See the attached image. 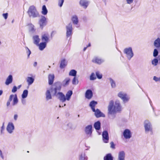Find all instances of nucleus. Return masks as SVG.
Returning <instances> with one entry per match:
<instances>
[{
  "mask_svg": "<svg viewBox=\"0 0 160 160\" xmlns=\"http://www.w3.org/2000/svg\"><path fill=\"white\" fill-rule=\"evenodd\" d=\"M21 102L23 105H25L26 104V100L24 98H22L21 99Z\"/></svg>",
  "mask_w": 160,
  "mask_h": 160,
  "instance_id": "obj_53",
  "label": "nucleus"
},
{
  "mask_svg": "<svg viewBox=\"0 0 160 160\" xmlns=\"http://www.w3.org/2000/svg\"><path fill=\"white\" fill-rule=\"evenodd\" d=\"M98 102L94 100L91 101L89 104V106L91 108L93 112L95 111V107L97 104Z\"/></svg>",
  "mask_w": 160,
  "mask_h": 160,
  "instance_id": "obj_20",
  "label": "nucleus"
},
{
  "mask_svg": "<svg viewBox=\"0 0 160 160\" xmlns=\"http://www.w3.org/2000/svg\"><path fill=\"white\" fill-rule=\"evenodd\" d=\"M123 52L126 54V57L129 60H130L134 56V53L131 47L125 48L123 50Z\"/></svg>",
  "mask_w": 160,
  "mask_h": 160,
  "instance_id": "obj_7",
  "label": "nucleus"
},
{
  "mask_svg": "<svg viewBox=\"0 0 160 160\" xmlns=\"http://www.w3.org/2000/svg\"><path fill=\"white\" fill-rule=\"evenodd\" d=\"M66 37L67 38H71V36L72 34V24L71 23H70L66 26Z\"/></svg>",
  "mask_w": 160,
  "mask_h": 160,
  "instance_id": "obj_8",
  "label": "nucleus"
},
{
  "mask_svg": "<svg viewBox=\"0 0 160 160\" xmlns=\"http://www.w3.org/2000/svg\"><path fill=\"white\" fill-rule=\"evenodd\" d=\"M158 51L157 49H154L153 52V56L156 57L158 56Z\"/></svg>",
  "mask_w": 160,
  "mask_h": 160,
  "instance_id": "obj_46",
  "label": "nucleus"
},
{
  "mask_svg": "<svg viewBox=\"0 0 160 160\" xmlns=\"http://www.w3.org/2000/svg\"><path fill=\"white\" fill-rule=\"evenodd\" d=\"M108 114L110 118H114L117 113L120 112L122 108L119 100H116L115 102L113 100H110L108 107Z\"/></svg>",
  "mask_w": 160,
  "mask_h": 160,
  "instance_id": "obj_1",
  "label": "nucleus"
},
{
  "mask_svg": "<svg viewBox=\"0 0 160 160\" xmlns=\"http://www.w3.org/2000/svg\"><path fill=\"white\" fill-rule=\"evenodd\" d=\"M8 16V14L7 13H3L2 14V16L4 17V18L5 19H6L7 18Z\"/></svg>",
  "mask_w": 160,
  "mask_h": 160,
  "instance_id": "obj_52",
  "label": "nucleus"
},
{
  "mask_svg": "<svg viewBox=\"0 0 160 160\" xmlns=\"http://www.w3.org/2000/svg\"><path fill=\"white\" fill-rule=\"evenodd\" d=\"M88 158L85 153H82L79 157V160H88Z\"/></svg>",
  "mask_w": 160,
  "mask_h": 160,
  "instance_id": "obj_32",
  "label": "nucleus"
},
{
  "mask_svg": "<svg viewBox=\"0 0 160 160\" xmlns=\"http://www.w3.org/2000/svg\"><path fill=\"white\" fill-rule=\"evenodd\" d=\"M17 87L16 86H13V88L12 90V92L13 93H15L17 91Z\"/></svg>",
  "mask_w": 160,
  "mask_h": 160,
  "instance_id": "obj_49",
  "label": "nucleus"
},
{
  "mask_svg": "<svg viewBox=\"0 0 160 160\" xmlns=\"http://www.w3.org/2000/svg\"><path fill=\"white\" fill-rule=\"evenodd\" d=\"M104 160H113V157L111 153L107 154L104 157Z\"/></svg>",
  "mask_w": 160,
  "mask_h": 160,
  "instance_id": "obj_30",
  "label": "nucleus"
},
{
  "mask_svg": "<svg viewBox=\"0 0 160 160\" xmlns=\"http://www.w3.org/2000/svg\"><path fill=\"white\" fill-rule=\"evenodd\" d=\"M102 140L104 143H107L109 141V135L107 131H104L102 134Z\"/></svg>",
  "mask_w": 160,
  "mask_h": 160,
  "instance_id": "obj_12",
  "label": "nucleus"
},
{
  "mask_svg": "<svg viewBox=\"0 0 160 160\" xmlns=\"http://www.w3.org/2000/svg\"><path fill=\"white\" fill-rule=\"evenodd\" d=\"M96 78L95 76V74L93 72H92L91 73L90 77V79L91 80H94L96 79Z\"/></svg>",
  "mask_w": 160,
  "mask_h": 160,
  "instance_id": "obj_43",
  "label": "nucleus"
},
{
  "mask_svg": "<svg viewBox=\"0 0 160 160\" xmlns=\"http://www.w3.org/2000/svg\"><path fill=\"white\" fill-rule=\"evenodd\" d=\"M110 144L111 145V146H110L111 148L112 149H115V145L114 144L113 142H110Z\"/></svg>",
  "mask_w": 160,
  "mask_h": 160,
  "instance_id": "obj_50",
  "label": "nucleus"
},
{
  "mask_svg": "<svg viewBox=\"0 0 160 160\" xmlns=\"http://www.w3.org/2000/svg\"><path fill=\"white\" fill-rule=\"evenodd\" d=\"M144 126L145 133H149L150 135L153 134V129L150 122L148 120H145L144 122Z\"/></svg>",
  "mask_w": 160,
  "mask_h": 160,
  "instance_id": "obj_4",
  "label": "nucleus"
},
{
  "mask_svg": "<svg viewBox=\"0 0 160 160\" xmlns=\"http://www.w3.org/2000/svg\"><path fill=\"white\" fill-rule=\"evenodd\" d=\"M0 156H1L2 159H4V157L2 155V152L1 150H0Z\"/></svg>",
  "mask_w": 160,
  "mask_h": 160,
  "instance_id": "obj_56",
  "label": "nucleus"
},
{
  "mask_svg": "<svg viewBox=\"0 0 160 160\" xmlns=\"http://www.w3.org/2000/svg\"><path fill=\"white\" fill-rule=\"evenodd\" d=\"M3 93V91L2 90H0V96H1Z\"/></svg>",
  "mask_w": 160,
  "mask_h": 160,
  "instance_id": "obj_58",
  "label": "nucleus"
},
{
  "mask_svg": "<svg viewBox=\"0 0 160 160\" xmlns=\"http://www.w3.org/2000/svg\"><path fill=\"white\" fill-rule=\"evenodd\" d=\"M54 75L53 74H49L48 75V83L50 85H52L53 83Z\"/></svg>",
  "mask_w": 160,
  "mask_h": 160,
  "instance_id": "obj_23",
  "label": "nucleus"
},
{
  "mask_svg": "<svg viewBox=\"0 0 160 160\" xmlns=\"http://www.w3.org/2000/svg\"><path fill=\"white\" fill-rule=\"evenodd\" d=\"M70 81V79L69 78H66L62 82V84L64 87L68 86L69 83Z\"/></svg>",
  "mask_w": 160,
  "mask_h": 160,
  "instance_id": "obj_31",
  "label": "nucleus"
},
{
  "mask_svg": "<svg viewBox=\"0 0 160 160\" xmlns=\"http://www.w3.org/2000/svg\"><path fill=\"white\" fill-rule=\"evenodd\" d=\"M18 115L17 114H16L14 115V119L15 121H16L18 119Z\"/></svg>",
  "mask_w": 160,
  "mask_h": 160,
  "instance_id": "obj_55",
  "label": "nucleus"
},
{
  "mask_svg": "<svg viewBox=\"0 0 160 160\" xmlns=\"http://www.w3.org/2000/svg\"><path fill=\"white\" fill-rule=\"evenodd\" d=\"M78 83V79H77L76 77H74L72 80V84L73 85H77Z\"/></svg>",
  "mask_w": 160,
  "mask_h": 160,
  "instance_id": "obj_42",
  "label": "nucleus"
},
{
  "mask_svg": "<svg viewBox=\"0 0 160 160\" xmlns=\"http://www.w3.org/2000/svg\"><path fill=\"white\" fill-rule=\"evenodd\" d=\"M48 12V11L46 6L43 5L42 8V13L43 15H46L47 14Z\"/></svg>",
  "mask_w": 160,
  "mask_h": 160,
  "instance_id": "obj_37",
  "label": "nucleus"
},
{
  "mask_svg": "<svg viewBox=\"0 0 160 160\" xmlns=\"http://www.w3.org/2000/svg\"><path fill=\"white\" fill-rule=\"evenodd\" d=\"M41 40L42 42L47 43L49 41V34L48 33L42 34L41 36Z\"/></svg>",
  "mask_w": 160,
  "mask_h": 160,
  "instance_id": "obj_14",
  "label": "nucleus"
},
{
  "mask_svg": "<svg viewBox=\"0 0 160 160\" xmlns=\"http://www.w3.org/2000/svg\"><path fill=\"white\" fill-rule=\"evenodd\" d=\"M72 94V91L71 90L68 91L66 94V99L69 101L70 100L71 96Z\"/></svg>",
  "mask_w": 160,
  "mask_h": 160,
  "instance_id": "obj_33",
  "label": "nucleus"
},
{
  "mask_svg": "<svg viewBox=\"0 0 160 160\" xmlns=\"http://www.w3.org/2000/svg\"><path fill=\"white\" fill-rule=\"evenodd\" d=\"M67 63L66 60L64 59H62L60 62V68L61 69H63L67 65Z\"/></svg>",
  "mask_w": 160,
  "mask_h": 160,
  "instance_id": "obj_22",
  "label": "nucleus"
},
{
  "mask_svg": "<svg viewBox=\"0 0 160 160\" xmlns=\"http://www.w3.org/2000/svg\"><path fill=\"white\" fill-rule=\"evenodd\" d=\"M29 17L35 18L39 16L38 12L37 11L36 7L33 5L30 6L27 11Z\"/></svg>",
  "mask_w": 160,
  "mask_h": 160,
  "instance_id": "obj_3",
  "label": "nucleus"
},
{
  "mask_svg": "<svg viewBox=\"0 0 160 160\" xmlns=\"http://www.w3.org/2000/svg\"><path fill=\"white\" fill-rule=\"evenodd\" d=\"M72 20L73 24L75 25H77L78 22V18L76 15H74L72 16Z\"/></svg>",
  "mask_w": 160,
  "mask_h": 160,
  "instance_id": "obj_28",
  "label": "nucleus"
},
{
  "mask_svg": "<svg viewBox=\"0 0 160 160\" xmlns=\"http://www.w3.org/2000/svg\"><path fill=\"white\" fill-rule=\"evenodd\" d=\"M152 109H153V112L155 113V115L156 116H157L158 115H157L156 113L155 112V110H154V108L152 107Z\"/></svg>",
  "mask_w": 160,
  "mask_h": 160,
  "instance_id": "obj_59",
  "label": "nucleus"
},
{
  "mask_svg": "<svg viewBox=\"0 0 160 160\" xmlns=\"http://www.w3.org/2000/svg\"><path fill=\"white\" fill-rule=\"evenodd\" d=\"M66 106V104H64L63 106H62V107H63V106ZM59 107H62V106H61V105H60Z\"/></svg>",
  "mask_w": 160,
  "mask_h": 160,
  "instance_id": "obj_62",
  "label": "nucleus"
},
{
  "mask_svg": "<svg viewBox=\"0 0 160 160\" xmlns=\"http://www.w3.org/2000/svg\"><path fill=\"white\" fill-rule=\"evenodd\" d=\"M21 85H19V86L18 87H17V89H18H18H19V88H21Z\"/></svg>",
  "mask_w": 160,
  "mask_h": 160,
  "instance_id": "obj_61",
  "label": "nucleus"
},
{
  "mask_svg": "<svg viewBox=\"0 0 160 160\" xmlns=\"http://www.w3.org/2000/svg\"><path fill=\"white\" fill-rule=\"evenodd\" d=\"M64 0H58V5L61 7L63 3Z\"/></svg>",
  "mask_w": 160,
  "mask_h": 160,
  "instance_id": "obj_48",
  "label": "nucleus"
},
{
  "mask_svg": "<svg viewBox=\"0 0 160 160\" xmlns=\"http://www.w3.org/2000/svg\"><path fill=\"white\" fill-rule=\"evenodd\" d=\"M123 136L126 139H130L132 137V133L130 130L128 129H125L123 133Z\"/></svg>",
  "mask_w": 160,
  "mask_h": 160,
  "instance_id": "obj_13",
  "label": "nucleus"
},
{
  "mask_svg": "<svg viewBox=\"0 0 160 160\" xmlns=\"http://www.w3.org/2000/svg\"><path fill=\"white\" fill-rule=\"evenodd\" d=\"M25 49L26 52L28 55V58H29V56L31 54V51L27 47H25Z\"/></svg>",
  "mask_w": 160,
  "mask_h": 160,
  "instance_id": "obj_45",
  "label": "nucleus"
},
{
  "mask_svg": "<svg viewBox=\"0 0 160 160\" xmlns=\"http://www.w3.org/2000/svg\"><path fill=\"white\" fill-rule=\"evenodd\" d=\"M125 152L124 151L119 152L118 154V160H125Z\"/></svg>",
  "mask_w": 160,
  "mask_h": 160,
  "instance_id": "obj_19",
  "label": "nucleus"
},
{
  "mask_svg": "<svg viewBox=\"0 0 160 160\" xmlns=\"http://www.w3.org/2000/svg\"><path fill=\"white\" fill-rule=\"evenodd\" d=\"M79 3L81 7H83L84 9H86L89 4V2L87 0H80Z\"/></svg>",
  "mask_w": 160,
  "mask_h": 160,
  "instance_id": "obj_15",
  "label": "nucleus"
},
{
  "mask_svg": "<svg viewBox=\"0 0 160 160\" xmlns=\"http://www.w3.org/2000/svg\"><path fill=\"white\" fill-rule=\"evenodd\" d=\"M154 46L157 48H160V38H158L155 40L153 43Z\"/></svg>",
  "mask_w": 160,
  "mask_h": 160,
  "instance_id": "obj_26",
  "label": "nucleus"
},
{
  "mask_svg": "<svg viewBox=\"0 0 160 160\" xmlns=\"http://www.w3.org/2000/svg\"><path fill=\"white\" fill-rule=\"evenodd\" d=\"M96 75L97 78L99 79H101L102 78V74L99 71L96 72Z\"/></svg>",
  "mask_w": 160,
  "mask_h": 160,
  "instance_id": "obj_44",
  "label": "nucleus"
},
{
  "mask_svg": "<svg viewBox=\"0 0 160 160\" xmlns=\"http://www.w3.org/2000/svg\"><path fill=\"white\" fill-rule=\"evenodd\" d=\"M102 1L104 2H105V3H106V0H102Z\"/></svg>",
  "mask_w": 160,
  "mask_h": 160,
  "instance_id": "obj_64",
  "label": "nucleus"
},
{
  "mask_svg": "<svg viewBox=\"0 0 160 160\" xmlns=\"http://www.w3.org/2000/svg\"><path fill=\"white\" fill-rule=\"evenodd\" d=\"M87 47H88V46L84 47V48H83V51H85L86 50V49L87 48Z\"/></svg>",
  "mask_w": 160,
  "mask_h": 160,
  "instance_id": "obj_60",
  "label": "nucleus"
},
{
  "mask_svg": "<svg viewBox=\"0 0 160 160\" xmlns=\"http://www.w3.org/2000/svg\"><path fill=\"white\" fill-rule=\"evenodd\" d=\"M39 24L40 28L42 29L43 28L45 27L47 24L46 18L43 16L42 15L41 18L39 21Z\"/></svg>",
  "mask_w": 160,
  "mask_h": 160,
  "instance_id": "obj_9",
  "label": "nucleus"
},
{
  "mask_svg": "<svg viewBox=\"0 0 160 160\" xmlns=\"http://www.w3.org/2000/svg\"><path fill=\"white\" fill-rule=\"evenodd\" d=\"M77 71L74 69L71 70L69 72V76L76 77L77 74Z\"/></svg>",
  "mask_w": 160,
  "mask_h": 160,
  "instance_id": "obj_38",
  "label": "nucleus"
},
{
  "mask_svg": "<svg viewBox=\"0 0 160 160\" xmlns=\"http://www.w3.org/2000/svg\"><path fill=\"white\" fill-rule=\"evenodd\" d=\"M108 79L109 80L112 88H115L116 87L115 82L111 78H108Z\"/></svg>",
  "mask_w": 160,
  "mask_h": 160,
  "instance_id": "obj_34",
  "label": "nucleus"
},
{
  "mask_svg": "<svg viewBox=\"0 0 160 160\" xmlns=\"http://www.w3.org/2000/svg\"><path fill=\"white\" fill-rule=\"evenodd\" d=\"M118 96L122 100L124 103L128 102L130 98L126 93L122 91L119 92L118 93Z\"/></svg>",
  "mask_w": 160,
  "mask_h": 160,
  "instance_id": "obj_6",
  "label": "nucleus"
},
{
  "mask_svg": "<svg viewBox=\"0 0 160 160\" xmlns=\"http://www.w3.org/2000/svg\"><path fill=\"white\" fill-rule=\"evenodd\" d=\"M13 81L12 76L11 75H9L7 78L5 83L7 85H8L12 83Z\"/></svg>",
  "mask_w": 160,
  "mask_h": 160,
  "instance_id": "obj_21",
  "label": "nucleus"
},
{
  "mask_svg": "<svg viewBox=\"0 0 160 160\" xmlns=\"http://www.w3.org/2000/svg\"><path fill=\"white\" fill-rule=\"evenodd\" d=\"M29 30L30 31H31L32 32H34L35 31V29L34 28V26L31 24L29 25Z\"/></svg>",
  "mask_w": 160,
  "mask_h": 160,
  "instance_id": "obj_41",
  "label": "nucleus"
},
{
  "mask_svg": "<svg viewBox=\"0 0 160 160\" xmlns=\"http://www.w3.org/2000/svg\"><path fill=\"white\" fill-rule=\"evenodd\" d=\"M158 62H159L158 59L154 58L152 61V64L154 66H156L157 65Z\"/></svg>",
  "mask_w": 160,
  "mask_h": 160,
  "instance_id": "obj_40",
  "label": "nucleus"
},
{
  "mask_svg": "<svg viewBox=\"0 0 160 160\" xmlns=\"http://www.w3.org/2000/svg\"><path fill=\"white\" fill-rule=\"evenodd\" d=\"M90 46H91V44L90 43H89L88 44V45L87 46H88V47H90Z\"/></svg>",
  "mask_w": 160,
  "mask_h": 160,
  "instance_id": "obj_63",
  "label": "nucleus"
},
{
  "mask_svg": "<svg viewBox=\"0 0 160 160\" xmlns=\"http://www.w3.org/2000/svg\"><path fill=\"white\" fill-rule=\"evenodd\" d=\"M13 99V102L12 103V106H15L17 104L18 102V99L16 94L14 95L13 94L11 95L9 97V98L7 102V106L8 107L10 103L11 102Z\"/></svg>",
  "mask_w": 160,
  "mask_h": 160,
  "instance_id": "obj_5",
  "label": "nucleus"
},
{
  "mask_svg": "<svg viewBox=\"0 0 160 160\" xmlns=\"http://www.w3.org/2000/svg\"><path fill=\"white\" fill-rule=\"evenodd\" d=\"M92 125H88L85 128L84 131L88 138L91 137L92 133Z\"/></svg>",
  "mask_w": 160,
  "mask_h": 160,
  "instance_id": "obj_10",
  "label": "nucleus"
},
{
  "mask_svg": "<svg viewBox=\"0 0 160 160\" xmlns=\"http://www.w3.org/2000/svg\"><path fill=\"white\" fill-rule=\"evenodd\" d=\"M153 80L156 82L159 81V78L154 76L153 77Z\"/></svg>",
  "mask_w": 160,
  "mask_h": 160,
  "instance_id": "obj_51",
  "label": "nucleus"
},
{
  "mask_svg": "<svg viewBox=\"0 0 160 160\" xmlns=\"http://www.w3.org/2000/svg\"><path fill=\"white\" fill-rule=\"evenodd\" d=\"M15 127L12 122H9L7 126L6 130L7 132L9 134H12L13 132Z\"/></svg>",
  "mask_w": 160,
  "mask_h": 160,
  "instance_id": "obj_11",
  "label": "nucleus"
},
{
  "mask_svg": "<svg viewBox=\"0 0 160 160\" xmlns=\"http://www.w3.org/2000/svg\"><path fill=\"white\" fill-rule=\"evenodd\" d=\"M37 62H35L34 63L33 66L34 67H35L37 66Z\"/></svg>",
  "mask_w": 160,
  "mask_h": 160,
  "instance_id": "obj_57",
  "label": "nucleus"
},
{
  "mask_svg": "<svg viewBox=\"0 0 160 160\" xmlns=\"http://www.w3.org/2000/svg\"><path fill=\"white\" fill-rule=\"evenodd\" d=\"M34 78L32 77H28L27 78V81L28 82V85L32 84L34 81Z\"/></svg>",
  "mask_w": 160,
  "mask_h": 160,
  "instance_id": "obj_36",
  "label": "nucleus"
},
{
  "mask_svg": "<svg viewBox=\"0 0 160 160\" xmlns=\"http://www.w3.org/2000/svg\"><path fill=\"white\" fill-rule=\"evenodd\" d=\"M72 125L71 123H68L67 124L64 125L62 126L63 128L65 130H67L72 128Z\"/></svg>",
  "mask_w": 160,
  "mask_h": 160,
  "instance_id": "obj_35",
  "label": "nucleus"
},
{
  "mask_svg": "<svg viewBox=\"0 0 160 160\" xmlns=\"http://www.w3.org/2000/svg\"><path fill=\"white\" fill-rule=\"evenodd\" d=\"M33 39L34 41V43L36 45L38 44V43L40 41V39L39 38L38 35H35L33 37Z\"/></svg>",
  "mask_w": 160,
  "mask_h": 160,
  "instance_id": "obj_29",
  "label": "nucleus"
},
{
  "mask_svg": "<svg viewBox=\"0 0 160 160\" xmlns=\"http://www.w3.org/2000/svg\"><path fill=\"white\" fill-rule=\"evenodd\" d=\"M93 112H94L95 116L97 118L101 117H105V115L102 112L98 109H97L96 110L95 109V111Z\"/></svg>",
  "mask_w": 160,
  "mask_h": 160,
  "instance_id": "obj_16",
  "label": "nucleus"
},
{
  "mask_svg": "<svg viewBox=\"0 0 160 160\" xmlns=\"http://www.w3.org/2000/svg\"><path fill=\"white\" fill-rule=\"evenodd\" d=\"M61 86V82H56L51 88V91L52 96H56L61 102H63L67 100L65 95L63 93L60 92Z\"/></svg>",
  "mask_w": 160,
  "mask_h": 160,
  "instance_id": "obj_2",
  "label": "nucleus"
},
{
  "mask_svg": "<svg viewBox=\"0 0 160 160\" xmlns=\"http://www.w3.org/2000/svg\"><path fill=\"white\" fill-rule=\"evenodd\" d=\"M51 88L50 90H47L46 92V98L47 101L52 99V97L51 93Z\"/></svg>",
  "mask_w": 160,
  "mask_h": 160,
  "instance_id": "obj_24",
  "label": "nucleus"
},
{
  "mask_svg": "<svg viewBox=\"0 0 160 160\" xmlns=\"http://www.w3.org/2000/svg\"><path fill=\"white\" fill-rule=\"evenodd\" d=\"M28 91L27 90H25L23 91L22 94V98H26L28 96Z\"/></svg>",
  "mask_w": 160,
  "mask_h": 160,
  "instance_id": "obj_39",
  "label": "nucleus"
},
{
  "mask_svg": "<svg viewBox=\"0 0 160 160\" xmlns=\"http://www.w3.org/2000/svg\"><path fill=\"white\" fill-rule=\"evenodd\" d=\"M4 123L3 122L2 126L1 128V130L0 131H1V135L4 134V130L5 129V127H4Z\"/></svg>",
  "mask_w": 160,
  "mask_h": 160,
  "instance_id": "obj_47",
  "label": "nucleus"
},
{
  "mask_svg": "<svg viewBox=\"0 0 160 160\" xmlns=\"http://www.w3.org/2000/svg\"><path fill=\"white\" fill-rule=\"evenodd\" d=\"M93 96V92L90 89H88L86 92L85 93V98L88 99H91Z\"/></svg>",
  "mask_w": 160,
  "mask_h": 160,
  "instance_id": "obj_18",
  "label": "nucleus"
},
{
  "mask_svg": "<svg viewBox=\"0 0 160 160\" xmlns=\"http://www.w3.org/2000/svg\"><path fill=\"white\" fill-rule=\"evenodd\" d=\"M93 126L95 129L97 130H99L101 128V122L98 121L95 122Z\"/></svg>",
  "mask_w": 160,
  "mask_h": 160,
  "instance_id": "obj_27",
  "label": "nucleus"
},
{
  "mask_svg": "<svg viewBox=\"0 0 160 160\" xmlns=\"http://www.w3.org/2000/svg\"><path fill=\"white\" fill-rule=\"evenodd\" d=\"M47 43L45 42H42L37 45L39 47V49L41 51L43 50L46 47Z\"/></svg>",
  "mask_w": 160,
  "mask_h": 160,
  "instance_id": "obj_25",
  "label": "nucleus"
},
{
  "mask_svg": "<svg viewBox=\"0 0 160 160\" xmlns=\"http://www.w3.org/2000/svg\"><path fill=\"white\" fill-rule=\"evenodd\" d=\"M104 60L97 57H95L92 60V62L93 63L98 64H101L104 62Z\"/></svg>",
  "mask_w": 160,
  "mask_h": 160,
  "instance_id": "obj_17",
  "label": "nucleus"
},
{
  "mask_svg": "<svg viewBox=\"0 0 160 160\" xmlns=\"http://www.w3.org/2000/svg\"><path fill=\"white\" fill-rule=\"evenodd\" d=\"M133 0H127V3L128 4H130L133 2Z\"/></svg>",
  "mask_w": 160,
  "mask_h": 160,
  "instance_id": "obj_54",
  "label": "nucleus"
}]
</instances>
